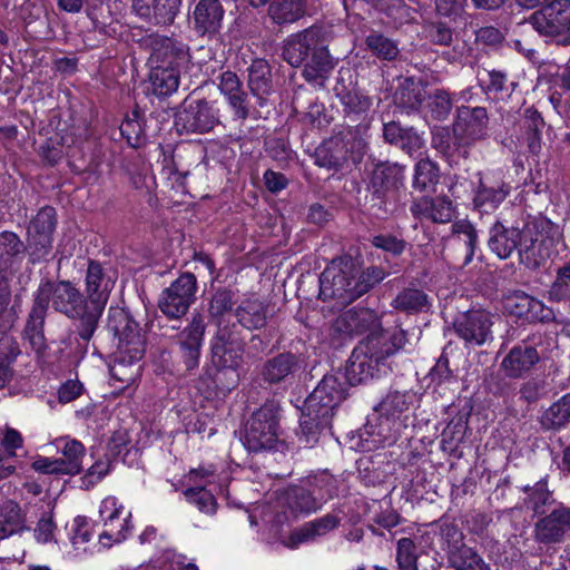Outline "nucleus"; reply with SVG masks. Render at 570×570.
Returning a JSON list of instances; mask_svg holds the SVG:
<instances>
[{
  "label": "nucleus",
  "instance_id": "63",
  "mask_svg": "<svg viewBox=\"0 0 570 570\" xmlns=\"http://www.w3.org/2000/svg\"><path fill=\"white\" fill-rule=\"evenodd\" d=\"M531 297L522 291H514L503 296V308L509 314L524 318L528 315Z\"/></svg>",
  "mask_w": 570,
  "mask_h": 570
},
{
  "label": "nucleus",
  "instance_id": "39",
  "mask_svg": "<svg viewBox=\"0 0 570 570\" xmlns=\"http://www.w3.org/2000/svg\"><path fill=\"white\" fill-rule=\"evenodd\" d=\"M179 69L151 66L149 76L150 90L159 98L168 97L177 91L179 87Z\"/></svg>",
  "mask_w": 570,
  "mask_h": 570
},
{
  "label": "nucleus",
  "instance_id": "4",
  "mask_svg": "<svg viewBox=\"0 0 570 570\" xmlns=\"http://www.w3.org/2000/svg\"><path fill=\"white\" fill-rule=\"evenodd\" d=\"M345 382L335 374H328L305 400L299 428L301 440L306 445L315 443L321 432L331 428L335 409L345 399Z\"/></svg>",
  "mask_w": 570,
  "mask_h": 570
},
{
  "label": "nucleus",
  "instance_id": "41",
  "mask_svg": "<svg viewBox=\"0 0 570 570\" xmlns=\"http://www.w3.org/2000/svg\"><path fill=\"white\" fill-rule=\"evenodd\" d=\"M98 326H95L88 337H83L81 335L82 331V321H79L76 331H69L61 340H60V357H65L68 360H80L82 358L87 351L90 340L92 338Z\"/></svg>",
  "mask_w": 570,
  "mask_h": 570
},
{
  "label": "nucleus",
  "instance_id": "28",
  "mask_svg": "<svg viewBox=\"0 0 570 570\" xmlns=\"http://www.w3.org/2000/svg\"><path fill=\"white\" fill-rule=\"evenodd\" d=\"M377 315L373 309L353 307L340 314L333 322V330L344 335L362 334L375 327Z\"/></svg>",
  "mask_w": 570,
  "mask_h": 570
},
{
  "label": "nucleus",
  "instance_id": "24",
  "mask_svg": "<svg viewBox=\"0 0 570 570\" xmlns=\"http://www.w3.org/2000/svg\"><path fill=\"white\" fill-rule=\"evenodd\" d=\"M410 212L415 218L446 224L454 217L455 207L448 196H423L413 200Z\"/></svg>",
  "mask_w": 570,
  "mask_h": 570
},
{
  "label": "nucleus",
  "instance_id": "51",
  "mask_svg": "<svg viewBox=\"0 0 570 570\" xmlns=\"http://www.w3.org/2000/svg\"><path fill=\"white\" fill-rule=\"evenodd\" d=\"M524 118L528 147L532 154H538L541 149V132L544 127V120L540 112L533 108L525 109Z\"/></svg>",
  "mask_w": 570,
  "mask_h": 570
},
{
  "label": "nucleus",
  "instance_id": "37",
  "mask_svg": "<svg viewBox=\"0 0 570 570\" xmlns=\"http://www.w3.org/2000/svg\"><path fill=\"white\" fill-rule=\"evenodd\" d=\"M525 493L523 505L527 510L533 512L534 515H543L547 513L554 502L553 492L548 489L546 479H541L533 485H525L522 488Z\"/></svg>",
  "mask_w": 570,
  "mask_h": 570
},
{
  "label": "nucleus",
  "instance_id": "31",
  "mask_svg": "<svg viewBox=\"0 0 570 570\" xmlns=\"http://www.w3.org/2000/svg\"><path fill=\"white\" fill-rule=\"evenodd\" d=\"M510 194V186L504 181H485L482 178L475 189L473 197L474 209L479 214L494 212Z\"/></svg>",
  "mask_w": 570,
  "mask_h": 570
},
{
  "label": "nucleus",
  "instance_id": "50",
  "mask_svg": "<svg viewBox=\"0 0 570 570\" xmlns=\"http://www.w3.org/2000/svg\"><path fill=\"white\" fill-rule=\"evenodd\" d=\"M53 237L28 234L26 253L32 265L47 262L52 252Z\"/></svg>",
  "mask_w": 570,
  "mask_h": 570
},
{
  "label": "nucleus",
  "instance_id": "13",
  "mask_svg": "<svg viewBox=\"0 0 570 570\" xmlns=\"http://www.w3.org/2000/svg\"><path fill=\"white\" fill-rule=\"evenodd\" d=\"M530 22L541 36L562 45L570 30V0H554L532 13Z\"/></svg>",
  "mask_w": 570,
  "mask_h": 570
},
{
  "label": "nucleus",
  "instance_id": "21",
  "mask_svg": "<svg viewBox=\"0 0 570 570\" xmlns=\"http://www.w3.org/2000/svg\"><path fill=\"white\" fill-rule=\"evenodd\" d=\"M205 331L206 323L204 316L200 313H195L187 326L176 336L180 357L188 372L196 370L199 365Z\"/></svg>",
  "mask_w": 570,
  "mask_h": 570
},
{
  "label": "nucleus",
  "instance_id": "57",
  "mask_svg": "<svg viewBox=\"0 0 570 570\" xmlns=\"http://www.w3.org/2000/svg\"><path fill=\"white\" fill-rule=\"evenodd\" d=\"M311 490L316 497L320 505L322 502H326L327 500L338 495V480L327 472H322L316 475L311 482Z\"/></svg>",
  "mask_w": 570,
  "mask_h": 570
},
{
  "label": "nucleus",
  "instance_id": "33",
  "mask_svg": "<svg viewBox=\"0 0 570 570\" xmlns=\"http://www.w3.org/2000/svg\"><path fill=\"white\" fill-rule=\"evenodd\" d=\"M405 167L397 163H380L375 165L371 183L374 193L396 191L404 185Z\"/></svg>",
  "mask_w": 570,
  "mask_h": 570
},
{
  "label": "nucleus",
  "instance_id": "59",
  "mask_svg": "<svg viewBox=\"0 0 570 570\" xmlns=\"http://www.w3.org/2000/svg\"><path fill=\"white\" fill-rule=\"evenodd\" d=\"M235 303V293L233 291L227 288L217 289L208 304L209 316L219 321L233 309Z\"/></svg>",
  "mask_w": 570,
  "mask_h": 570
},
{
  "label": "nucleus",
  "instance_id": "53",
  "mask_svg": "<svg viewBox=\"0 0 570 570\" xmlns=\"http://www.w3.org/2000/svg\"><path fill=\"white\" fill-rule=\"evenodd\" d=\"M2 510L7 512L2 514L4 519L0 520V541L26 529L18 504L9 502Z\"/></svg>",
  "mask_w": 570,
  "mask_h": 570
},
{
  "label": "nucleus",
  "instance_id": "40",
  "mask_svg": "<svg viewBox=\"0 0 570 570\" xmlns=\"http://www.w3.org/2000/svg\"><path fill=\"white\" fill-rule=\"evenodd\" d=\"M282 500L283 505L293 514L311 513L321 507L311 489L298 485L288 488L284 492Z\"/></svg>",
  "mask_w": 570,
  "mask_h": 570
},
{
  "label": "nucleus",
  "instance_id": "32",
  "mask_svg": "<svg viewBox=\"0 0 570 570\" xmlns=\"http://www.w3.org/2000/svg\"><path fill=\"white\" fill-rule=\"evenodd\" d=\"M247 85L257 104L263 107L267 97L273 92L272 70L268 62L264 59H255L247 69Z\"/></svg>",
  "mask_w": 570,
  "mask_h": 570
},
{
  "label": "nucleus",
  "instance_id": "10",
  "mask_svg": "<svg viewBox=\"0 0 570 570\" xmlns=\"http://www.w3.org/2000/svg\"><path fill=\"white\" fill-rule=\"evenodd\" d=\"M489 116L484 107L460 106L453 122L459 154L469 157V147L488 136Z\"/></svg>",
  "mask_w": 570,
  "mask_h": 570
},
{
  "label": "nucleus",
  "instance_id": "34",
  "mask_svg": "<svg viewBox=\"0 0 570 570\" xmlns=\"http://www.w3.org/2000/svg\"><path fill=\"white\" fill-rule=\"evenodd\" d=\"M424 31L426 39L433 45L453 48L452 52L448 53L449 61H456L463 56L464 45L448 23L432 22L425 27Z\"/></svg>",
  "mask_w": 570,
  "mask_h": 570
},
{
  "label": "nucleus",
  "instance_id": "43",
  "mask_svg": "<svg viewBox=\"0 0 570 570\" xmlns=\"http://www.w3.org/2000/svg\"><path fill=\"white\" fill-rule=\"evenodd\" d=\"M304 14V0H272L268 7V17L277 24L293 23Z\"/></svg>",
  "mask_w": 570,
  "mask_h": 570
},
{
  "label": "nucleus",
  "instance_id": "3",
  "mask_svg": "<svg viewBox=\"0 0 570 570\" xmlns=\"http://www.w3.org/2000/svg\"><path fill=\"white\" fill-rule=\"evenodd\" d=\"M283 58L292 67L304 66L308 82L323 85L336 61L328 51V35L323 27L312 26L291 36L283 48Z\"/></svg>",
  "mask_w": 570,
  "mask_h": 570
},
{
  "label": "nucleus",
  "instance_id": "56",
  "mask_svg": "<svg viewBox=\"0 0 570 570\" xmlns=\"http://www.w3.org/2000/svg\"><path fill=\"white\" fill-rule=\"evenodd\" d=\"M57 226L56 209L50 206L42 207L30 222L28 234L52 237Z\"/></svg>",
  "mask_w": 570,
  "mask_h": 570
},
{
  "label": "nucleus",
  "instance_id": "9",
  "mask_svg": "<svg viewBox=\"0 0 570 570\" xmlns=\"http://www.w3.org/2000/svg\"><path fill=\"white\" fill-rule=\"evenodd\" d=\"M108 330L118 338V350L134 360H141L146 351L142 328L130 313L120 307H110Z\"/></svg>",
  "mask_w": 570,
  "mask_h": 570
},
{
  "label": "nucleus",
  "instance_id": "12",
  "mask_svg": "<svg viewBox=\"0 0 570 570\" xmlns=\"http://www.w3.org/2000/svg\"><path fill=\"white\" fill-rule=\"evenodd\" d=\"M196 276L191 273H183L161 292L158 307L168 318H180L196 301Z\"/></svg>",
  "mask_w": 570,
  "mask_h": 570
},
{
  "label": "nucleus",
  "instance_id": "64",
  "mask_svg": "<svg viewBox=\"0 0 570 570\" xmlns=\"http://www.w3.org/2000/svg\"><path fill=\"white\" fill-rule=\"evenodd\" d=\"M484 73L488 78L487 80H482L485 94H510L515 86L514 82H509L507 73L501 70H484Z\"/></svg>",
  "mask_w": 570,
  "mask_h": 570
},
{
  "label": "nucleus",
  "instance_id": "25",
  "mask_svg": "<svg viewBox=\"0 0 570 570\" xmlns=\"http://www.w3.org/2000/svg\"><path fill=\"white\" fill-rule=\"evenodd\" d=\"M100 515L105 519V530L100 533L99 539L102 544L105 539L114 542H121L127 538L129 532V520L127 517H122V507H117V499L114 497L106 498L101 501L99 508Z\"/></svg>",
  "mask_w": 570,
  "mask_h": 570
},
{
  "label": "nucleus",
  "instance_id": "15",
  "mask_svg": "<svg viewBox=\"0 0 570 570\" xmlns=\"http://www.w3.org/2000/svg\"><path fill=\"white\" fill-rule=\"evenodd\" d=\"M493 321L490 313L483 309H470L461 313L453 322L456 335L468 347L482 346L493 340Z\"/></svg>",
  "mask_w": 570,
  "mask_h": 570
},
{
  "label": "nucleus",
  "instance_id": "52",
  "mask_svg": "<svg viewBox=\"0 0 570 570\" xmlns=\"http://www.w3.org/2000/svg\"><path fill=\"white\" fill-rule=\"evenodd\" d=\"M65 470L68 475L79 474L82 470V458L85 455V446L77 440H66L61 450Z\"/></svg>",
  "mask_w": 570,
  "mask_h": 570
},
{
  "label": "nucleus",
  "instance_id": "6",
  "mask_svg": "<svg viewBox=\"0 0 570 570\" xmlns=\"http://www.w3.org/2000/svg\"><path fill=\"white\" fill-rule=\"evenodd\" d=\"M366 130V126H357L355 129L348 128L325 140L315 149V164L320 167L338 170L347 161L348 154L353 161H356L367 146L363 137Z\"/></svg>",
  "mask_w": 570,
  "mask_h": 570
},
{
  "label": "nucleus",
  "instance_id": "45",
  "mask_svg": "<svg viewBox=\"0 0 570 570\" xmlns=\"http://www.w3.org/2000/svg\"><path fill=\"white\" fill-rule=\"evenodd\" d=\"M140 360H134L128 357L118 351V356L110 366V375L115 381L122 383L125 386H129L140 374Z\"/></svg>",
  "mask_w": 570,
  "mask_h": 570
},
{
  "label": "nucleus",
  "instance_id": "1",
  "mask_svg": "<svg viewBox=\"0 0 570 570\" xmlns=\"http://www.w3.org/2000/svg\"><path fill=\"white\" fill-rule=\"evenodd\" d=\"M49 304L56 312L68 318L82 321L83 337H88L92 328L98 326L99 322L87 324L86 317L90 306L83 294L71 282L43 279L35 293L24 327V335L37 354H41L47 347L43 327Z\"/></svg>",
  "mask_w": 570,
  "mask_h": 570
},
{
  "label": "nucleus",
  "instance_id": "58",
  "mask_svg": "<svg viewBox=\"0 0 570 570\" xmlns=\"http://www.w3.org/2000/svg\"><path fill=\"white\" fill-rule=\"evenodd\" d=\"M419 548L411 538H401L396 544V562L400 570L417 569Z\"/></svg>",
  "mask_w": 570,
  "mask_h": 570
},
{
  "label": "nucleus",
  "instance_id": "47",
  "mask_svg": "<svg viewBox=\"0 0 570 570\" xmlns=\"http://www.w3.org/2000/svg\"><path fill=\"white\" fill-rule=\"evenodd\" d=\"M121 136L132 148H140L146 142L145 127L141 116L134 110L120 125Z\"/></svg>",
  "mask_w": 570,
  "mask_h": 570
},
{
  "label": "nucleus",
  "instance_id": "30",
  "mask_svg": "<svg viewBox=\"0 0 570 570\" xmlns=\"http://www.w3.org/2000/svg\"><path fill=\"white\" fill-rule=\"evenodd\" d=\"M338 524L340 519L335 514H326L295 529L282 543L286 548L296 549L302 543L311 542L318 537L325 535L327 532L337 528Z\"/></svg>",
  "mask_w": 570,
  "mask_h": 570
},
{
  "label": "nucleus",
  "instance_id": "23",
  "mask_svg": "<svg viewBox=\"0 0 570 570\" xmlns=\"http://www.w3.org/2000/svg\"><path fill=\"white\" fill-rule=\"evenodd\" d=\"M181 0H132L134 12L144 21L155 26H169L174 22Z\"/></svg>",
  "mask_w": 570,
  "mask_h": 570
},
{
  "label": "nucleus",
  "instance_id": "7",
  "mask_svg": "<svg viewBox=\"0 0 570 570\" xmlns=\"http://www.w3.org/2000/svg\"><path fill=\"white\" fill-rule=\"evenodd\" d=\"M528 219L517 208L501 212L489 227L490 250L500 259L510 258L514 252H518Z\"/></svg>",
  "mask_w": 570,
  "mask_h": 570
},
{
  "label": "nucleus",
  "instance_id": "19",
  "mask_svg": "<svg viewBox=\"0 0 570 570\" xmlns=\"http://www.w3.org/2000/svg\"><path fill=\"white\" fill-rule=\"evenodd\" d=\"M570 533V507L558 504L543 514L533 527V539L540 544H558Z\"/></svg>",
  "mask_w": 570,
  "mask_h": 570
},
{
  "label": "nucleus",
  "instance_id": "46",
  "mask_svg": "<svg viewBox=\"0 0 570 570\" xmlns=\"http://www.w3.org/2000/svg\"><path fill=\"white\" fill-rule=\"evenodd\" d=\"M449 560L456 570H490L483 559L465 544L452 550Z\"/></svg>",
  "mask_w": 570,
  "mask_h": 570
},
{
  "label": "nucleus",
  "instance_id": "60",
  "mask_svg": "<svg viewBox=\"0 0 570 570\" xmlns=\"http://www.w3.org/2000/svg\"><path fill=\"white\" fill-rule=\"evenodd\" d=\"M466 421L459 416L452 419L444 428L441 435V444L444 450L453 451L463 441L466 431Z\"/></svg>",
  "mask_w": 570,
  "mask_h": 570
},
{
  "label": "nucleus",
  "instance_id": "27",
  "mask_svg": "<svg viewBox=\"0 0 570 570\" xmlns=\"http://www.w3.org/2000/svg\"><path fill=\"white\" fill-rule=\"evenodd\" d=\"M383 139L409 156H414L424 147V139L414 127H403L395 120H383Z\"/></svg>",
  "mask_w": 570,
  "mask_h": 570
},
{
  "label": "nucleus",
  "instance_id": "49",
  "mask_svg": "<svg viewBox=\"0 0 570 570\" xmlns=\"http://www.w3.org/2000/svg\"><path fill=\"white\" fill-rule=\"evenodd\" d=\"M440 170L430 159H421L415 165L413 187L420 191L433 189L439 183Z\"/></svg>",
  "mask_w": 570,
  "mask_h": 570
},
{
  "label": "nucleus",
  "instance_id": "8",
  "mask_svg": "<svg viewBox=\"0 0 570 570\" xmlns=\"http://www.w3.org/2000/svg\"><path fill=\"white\" fill-rule=\"evenodd\" d=\"M279 409L265 403L247 421L243 443L250 452L272 450L278 442Z\"/></svg>",
  "mask_w": 570,
  "mask_h": 570
},
{
  "label": "nucleus",
  "instance_id": "26",
  "mask_svg": "<svg viewBox=\"0 0 570 570\" xmlns=\"http://www.w3.org/2000/svg\"><path fill=\"white\" fill-rule=\"evenodd\" d=\"M540 361L537 348L522 343L513 346L503 357L500 367L509 379H521L528 374Z\"/></svg>",
  "mask_w": 570,
  "mask_h": 570
},
{
  "label": "nucleus",
  "instance_id": "35",
  "mask_svg": "<svg viewBox=\"0 0 570 570\" xmlns=\"http://www.w3.org/2000/svg\"><path fill=\"white\" fill-rule=\"evenodd\" d=\"M26 254V244L20 237L9 230L0 233V272L19 267L23 255Z\"/></svg>",
  "mask_w": 570,
  "mask_h": 570
},
{
  "label": "nucleus",
  "instance_id": "38",
  "mask_svg": "<svg viewBox=\"0 0 570 570\" xmlns=\"http://www.w3.org/2000/svg\"><path fill=\"white\" fill-rule=\"evenodd\" d=\"M238 323L247 330H259L267 322V305L259 299H245L236 308Z\"/></svg>",
  "mask_w": 570,
  "mask_h": 570
},
{
  "label": "nucleus",
  "instance_id": "36",
  "mask_svg": "<svg viewBox=\"0 0 570 570\" xmlns=\"http://www.w3.org/2000/svg\"><path fill=\"white\" fill-rule=\"evenodd\" d=\"M539 423L544 431H560L570 424V392L546 409Z\"/></svg>",
  "mask_w": 570,
  "mask_h": 570
},
{
  "label": "nucleus",
  "instance_id": "54",
  "mask_svg": "<svg viewBox=\"0 0 570 570\" xmlns=\"http://www.w3.org/2000/svg\"><path fill=\"white\" fill-rule=\"evenodd\" d=\"M428 110L434 120H445L453 108V100L444 89H435L428 97Z\"/></svg>",
  "mask_w": 570,
  "mask_h": 570
},
{
  "label": "nucleus",
  "instance_id": "5",
  "mask_svg": "<svg viewBox=\"0 0 570 570\" xmlns=\"http://www.w3.org/2000/svg\"><path fill=\"white\" fill-rule=\"evenodd\" d=\"M558 227L549 219L529 218L518 248L521 264L530 269L544 265L557 253Z\"/></svg>",
  "mask_w": 570,
  "mask_h": 570
},
{
  "label": "nucleus",
  "instance_id": "44",
  "mask_svg": "<svg viewBox=\"0 0 570 570\" xmlns=\"http://www.w3.org/2000/svg\"><path fill=\"white\" fill-rule=\"evenodd\" d=\"M392 306L407 314L420 313L430 307V298L424 291L416 287H407L396 295Z\"/></svg>",
  "mask_w": 570,
  "mask_h": 570
},
{
  "label": "nucleus",
  "instance_id": "2",
  "mask_svg": "<svg viewBox=\"0 0 570 570\" xmlns=\"http://www.w3.org/2000/svg\"><path fill=\"white\" fill-rule=\"evenodd\" d=\"M386 276L383 268L370 266L362 271L352 257H340L322 272L320 276V297L337 299L350 304L367 293Z\"/></svg>",
  "mask_w": 570,
  "mask_h": 570
},
{
  "label": "nucleus",
  "instance_id": "18",
  "mask_svg": "<svg viewBox=\"0 0 570 570\" xmlns=\"http://www.w3.org/2000/svg\"><path fill=\"white\" fill-rule=\"evenodd\" d=\"M219 122V108L216 102L205 99L186 102L176 120V125L183 130L198 134L213 130Z\"/></svg>",
  "mask_w": 570,
  "mask_h": 570
},
{
  "label": "nucleus",
  "instance_id": "14",
  "mask_svg": "<svg viewBox=\"0 0 570 570\" xmlns=\"http://www.w3.org/2000/svg\"><path fill=\"white\" fill-rule=\"evenodd\" d=\"M142 45L149 50L150 66L180 69L189 62L188 46L177 39L154 33L146 37Z\"/></svg>",
  "mask_w": 570,
  "mask_h": 570
},
{
  "label": "nucleus",
  "instance_id": "16",
  "mask_svg": "<svg viewBox=\"0 0 570 570\" xmlns=\"http://www.w3.org/2000/svg\"><path fill=\"white\" fill-rule=\"evenodd\" d=\"M376 345L375 340H370L365 346H358L353 351L343 376L350 385L362 384L380 373L384 358L383 354L377 352Z\"/></svg>",
  "mask_w": 570,
  "mask_h": 570
},
{
  "label": "nucleus",
  "instance_id": "11",
  "mask_svg": "<svg viewBox=\"0 0 570 570\" xmlns=\"http://www.w3.org/2000/svg\"><path fill=\"white\" fill-rule=\"evenodd\" d=\"M86 294L90 312L87 314V324L99 322L115 286L116 275L96 261H89L86 273Z\"/></svg>",
  "mask_w": 570,
  "mask_h": 570
},
{
  "label": "nucleus",
  "instance_id": "62",
  "mask_svg": "<svg viewBox=\"0 0 570 570\" xmlns=\"http://www.w3.org/2000/svg\"><path fill=\"white\" fill-rule=\"evenodd\" d=\"M365 43L374 55L384 60H393L399 53L396 43L381 33L368 35Z\"/></svg>",
  "mask_w": 570,
  "mask_h": 570
},
{
  "label": "nucleus",
  "instance_id": "22",
  "mask_svg": "<svg viewBox=\"0 0 570 570\" xmlns=\"http://www.w3.org/2000/svg\"><path fill=\"white\" fill-rule=\"evenodd\" d=\"M302 368L301 357L292 352L279 353L266 360L259 371L261 379L271 385L289 382Z\"/></svg>",
  "mask_w": 570,
  "mask_h": 570
},
{
  "label": "nucleus",
  "instance_id": "17",
  "mask_svg": "<svg viewBox=\"0 0 570 570\" xmlns=\"http://www.w3.org/2000/svg\"><path fill=\"white\" fill-rule=\"evenodd\" d=\"M414 395L411 392L391 391L374 407L380 416L379 434L387 438V432L399 433L407 419L406 412L413 402Z\"/></svg>",
  "mask_w": 570,
  "mask_h": 570
},
{
  "label": "nucleus",
  "instance_id": "61",
  "mask_svg": "<svg viewBox=\"0 0 570 570\" xmlns=\"http://www.w3.org/2000/svg\"><path fill=\"white\" fill-rule=\"evenodd\" d=\"M184 495L191 504L206 514H214L217 510V501L215 497L203 485L191 487L184 491Z\"/></svg>",
  "mask_w": 570,
  "mask_h": 570
},
{
  "label": "nucleus",
  "instance_id": "42",
  "mask_svg": "<svg viewBox=\"0 0 570 570\" xmlns=\"http://www.w3.org/2000/svg\"><path fill=\"white\" fill-rule=\"evenodd\" d=\"M334 91L346 117H358L366 114L372 106V99L357 89L336 86Z\"/></svg>",
  "mask_w": 570,
  "mask_h": 570
},
{
  "label": "nucleus",
  "instance_id": "29",
  "mask_svg": "<svg viewBox=\"0 0 570 570\" xmlns=\"http://www.w3.org/2000/svg\"><path fill=\"white\" fill-rule=\"evenodd\" d=\"M224 9L219 0H199L193 11L195 31L200 36H214L220 27Z\"/></svg>",
  "mask_w": 570,
  "mask_h": 570
},
{
  "label": "nucleus",
  "instance_id": "55",
  "mask_svg": "<svg viewBox=\"0 0 570 570\" xmlns=\"http://www.w3.org/2000/svg\"><path fill=\"white\" fill-rule=\"evenodd\" d=\"M244 345L237 343L228 347L212 351L213 361L222 368L236 371L243 364Z\"/></svg>",
  "mask_w": 570,
  "mask_h": 570
},
{
  "label": "nucleus",
  "instance_id": "20",
  "mask_svg": "<svg viewBox=\"0 0 570 570\" xmlns=\"http://www.w3.org/2000/svg\"><path fill=\"white\" fill-rule=\"evenodd\" d=\"M478 244V233L474 226L465 219L452 225V235L446 239V257L451 263L461 267L466 266L473 259Z\"/></svg>",
  "mask_w": 570,
  "mask_h": 570
},
{
  "label": "nucleus",
  "instance_id": "48",
  "mask_svg": "<svg viewBox=\"0 0 570 570\" xmlns=\"http://www.w3.org/2000/svg\"><path fill=\"white\" fill-rule=\"evenodd\" d=\"M549 302L570 303V261L557 269L556 279L547 292Z\"/></svg>",
  "mask_w": 570,
  "mask_h": 570
}]
</instances>
